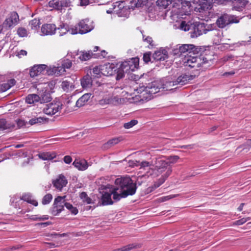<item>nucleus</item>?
I'll use <instances>...</instances> for the list:
<instances>
[{
    "mask_svg": "<svg viewBox=\"0 0 251 251\" xmlns=\"http://www.w3.org/2000/svg\"><path fill=\"white\" fill-rule=\"evenodd\" d=\"M91 94L86 93L81 96L76 102V106L80 107L84 106L91 97Z\"/></svg>",
    "mask_w": 251,
    "mask_h": 251,
    "instance_id": "26",
    "label": "nucleus"
},
{
    "mask_svg": "<svg viewBox=\"0 0 251 251\" xmlns=\"http://www.w3.org/2000/svg\"><path fill=\"white\" fill-rule=\"evenodd\" d=\"M192 77V76H191L186 72L185 73L182 74L177 78L176 80V84H180L181 85L186 84L193 79Z\"/></svg>",
    "mask_w": 251,
    "mask_h": 251,
    "instance_id": "21",
    "label": "nucleus"
},
{
    "mask_svg": "<svg viewBox=\"0 0 251 251\" xmlns=\"http://www.w3.org/2000/svg\"><path fill=\"white\" fill-rule=\"evenodd\" d=\"M57 29L59 30L60 36H63L67 32L69 31V26L65 24H62L60 25L59 27H58Z\"/></svg>",
    "mask_w": 251,
    "mask_h": 251,
    "instance_id": "48",
    "label": "nucleus"
},
{
    "mask_svg": "<svg viewBox=\"0 0 251 251\" xmlns=\"http://www.w3.org/2000/svg\"><path fill=\"white\" fill-rule=\"evenodd\" d=\"M46 121V119L43 118L41 117H37V118H32L29 120V124L31 125L38 124V123H44Z\"/></svg>",
    "mask_w": 251,
    "mask_h": 251,
    "instance_id": "52",
    "label": "nucleus"
},
{
    "mask_svg": "<svg viewBox=\"0 0 251 251\" xmlns=\"http://www.w3.org/2000/svg\"><path fill=\"white\" fill-rule=\"evenodd\" d=\"M168 50H166V49L160 48L158 50L154 51L152 55V57L154 61H164L166 58H170L171 60L174 59V56L170 55V51L172 49L167 48Z\"/></svg>",
    "mask_w": 251,
    "mask_h": 251,
    "instance_id": "8",
    "label": "nucleus"
},
{
    "mask_svg": "<svg viewBox=\"0 0 251 251\" xmlns=\"http://www.w3.org/2000/svg\"><path fill=\"white\" fill-rule=\"evenodd\" d=\"M81 54L79 56V58L82 61H87L91 58H94L93 54L95 53H93L91 50H89L87 52L85 51H81Z\"/></svg>",
    "mask_w": 251,
    "mask_h": 251,
    "instance_id": "35",
    "label": "nucleus"
},
{
    "mask_svg": "<svg viewBox=\"0 0 251 251\" xmlns=\"http://www.w3.org/2000/svg\"><path fill=\"white\" fill-rule=\"evenodd\" d=\"M206 3L208 4V6L207 7V9L209 7L211 8L212 4L216 3L218 4H223L226 2L229 1L230 0H204Z\"/></svg>",
    "mask_w": 251,
    "mask_h": 251,
    "instance_id": "47",
    "label": "nucleus"
},
{
    "mask_svg": "<svg viewBox=\"0 0 251 251\" xmlns=\"http://www.w3.org/2000/svg\"><path fill=\"white\" fill-rule=\"evenodd\" d=\"M251 219L250 217H247V218H243L240 220H237L235 222H234L233 225H237L240 226L244 224L248 221H249Z\"/></svg>",
    "mask_w": 251,
    "mask_h": 251,
    "instance_id": "57",
    "label": "nucleus"
},
{
    "mask_svg": "<svg viewBox=\"0 0 251 251\" xmlns=\"http://www.w3.org/2000/svg\"><path fill=\"white\" fill-rule=\"evenodd\" d=\"M61 88L66 92H69L72 91L74 89V86L70 83V82L65 80L61 83Z\"/></svg>",
    "mask_w": 251,
    "mask_h": 251,
    "instance_id": "42",
    "label": "nucleus"
},
{
    "mask_svg": "<svg viewBox=\"0 0 251 251\" xmlns=\"http://www.w3.org/2000/svg\"><path fill=\"white\" fill-rule=\"evenodd\" d=\"M39 97L37 94H29L25 98V102L28 104H34L39 101Z\"/></svg>",
    "mask_w": 251,
    "mask_h": 251,
    "instance_id": "38",
    "label": "nucleus"
},
{
    "mask_svg": "<svg viewBox=\"0 0 251 251\" xmlns=\"http://www.w3.org/2000/svg\"><path fill=\"white\" fill-rule=\"evenodd\" d=\"M147 88V86H140L136 89V91L137 93L140 94V97L142 98L143 99H145L146 100H150V98L148 96V92L146 91Z\"/></svg>",
    "mask_w": 251,
    "mask_h": 251,
    "instance_id": "34",
    "label": "nucleus"
},
{
    "mask_svg": "<svg viewBox=\"0 0 251 251\" xmlns=\"http://www.w3.org/2000/svg\"><path fill=\"white\" fill-rule=\"evenodd\" d=\"M56 156V153L54 152H45L39 154V157L43 160H50Z\"/></svg>",
    "mask_w": 251,
    "mask_h": 251,
    "instance_id": "28",
    "label": "nucleus"
},
{
    "mask_svg": "<svg viewBox=\"0 0 251 251\" xmlns=\"http://www.w3.org/2000/svg\"><path fill=\"white\" fill-rule=\"evenodd\" d=\"M123 67L124 64H103L101 70L103 75L111 76L116 74V79L120 80L124 77Z\"/></svg>",
    "mask_w": 251,
    "mask_h": 251,
    "instance_id": "4",
    "label": "nucleus"
},
{
    "mask_svg": "<svg viewBox=\"0 0 251 251\" xmlns=\"http://www.w3.org/2000/svg\"><path fill=\"white\" fill-rule=\"evenodd\" d=\"M172 2V0H157L156 2V5L164 9L167 8L168 6Z\"/></svg>",
    "mask_w": 251,
    "mask_h": 251,
    "instance_id": "46",
    "label": "nucleus"
},
{
    "mask_svg": "<svg viewBox=\"0 0 251 251\" xmlns=\"http://www.w3.org/2000/svg\"><path fill=\"white\" fill-rule=\"evenodd\" d=\"M185 70L191 76H192V78L194 79L196 77L198 76L201 73L203 70L202 68L201 64H194L192 65L189 64V65H186L185 66Z\"/></svg>",
    "mask_w": 251,
    "mask_h": 251,
    "instance_id": "11",
    "label": "nucleus"
},
{
    "mask_svg": "<svg viewBox=\"0 0 251 251\" xmlns=\"http://www.w3.org/2000/svg\"><path fill=\"white\" fill-rule=\"evenodd\" d=\"M114 13L116 14L119 17H126L129 14V8L126 5L123 0L117 1L112 4Z\"/></svg>",
    "mask_w": 251,
    "mask_h": 251,
    "instance_id": "5",
    "label": "nucleus"
},
{
    "mask_svg": "<svg viewBox=\"0 0 251 251\" xmlns=\"http://www.w3.org/2000/svg\"><path fill=\"white\" fill-rule=\"evenodd\" d=\"M81 85L83 88L91 87L92 85V78L88 74L84 75L81 79Z\"/></svg>",
    "mask_w": 251,
    "mask_h": 251,
    "instance_id": "25",
    "label": "nucleus"
},
{
    "mask_svg": "<svg viewBox=\"0 0 251 251\" xmlns=\"http://www.w3.org/2000/svg\"><path fill=\"white\" fill-rule=\"evenodd\" d=\"M116 187L112 188L113 198L115 201H119L128 196L134 195L136 191V183L130 177L126 176L118 178L115 181Z\"/></svg>",
    "mask_w": 251,
    "mask_h": 251,
    "instance_id": "1",
    "label": "nucleus"
},
{
    "mask_svg": "<svg viewBox=\"0 0 251 251\" xmlns=\"http://www.w3.org/2000/svg\"><path fill=\"white\" fill-rule=\"evenodd\" d=\"M63 64H61L60 66H53L50 67L47 70V72L49 75H62L65 72V66Z\"/></svg>",
    "mask_w": 251,
    "mask_h": 251,
    "instance_id": "20",
    "label": "nucleus"
},
{
    "mask_svg": "<svg viewBox=\"0 0 251 251\" xmlns=\"http://www.w3.org/2000/svg\"><path fill=\"white\" fill-rule=\"evenodd\" d=\"M65 206L71 212L72 214L76 215L78 213V209L75 207H74L73 205L68 202L64 203Z\"/></svg>",
    "mask_w": 251,
    "mask_h": 251,
    "instance_id": "51",
    "label": "nucleus"
},
{
    "mask_svg": "<svg viewBox=\"0 0 251 251\" xmlns=\"http://www.w3.org/2000/svg\"><path fill=\"white\" fill-rule=\"evenodd\" d=\"M201 50L199 52L197 53H192L190 54H187V56L190 57H188L187 59H189V63H196L197 62L200 63H207L209 61V59L206 57L203 54V52L205 51V49L204 47H201V49H200Z\"/></svg>",
    "mask_w": 251,
    "mask_h": 251,
    "instance_id": "10",
    "label": "nucleus"
},
{
    "mask_svg": "<svg viewBox=\"0 0 251 251\" xmlns=\"http://www.w3.org/2000/svg\"><path fill=\"white\" fill-rule=\"evenodd\" d=\"M228 25L232 24H237L239 23L240 20L241 18H239L238 17L233 15H229L227 14Z\"/></svg>",
    "mask_w": 251,
    "mask_h": 251,
    "instance_id": "49",
    "label": "nucleus"
},
{
    "mask_svg": "<svg viewBox=\"0 0 251 251\" xmlns=\"http://www.w3.org/2000/svg\"><path fill=\"white\" fill-rule=\"evenodd\" d=\"M45 90L43 89L42 91L38 92V97H39V101L41 103H46L50 101L51 97L49 90H48L47 87L44 88Z\"/></svg>",
    "mask_w": 251,
    "mask_h": 251,
    "instance_id": "17",
    "label": "nucleus"
},
{
    "mask_svg": "<svg viewBox=\"0 0 251 251\" xmlns=\"http://www.w3.org/2000/svg\"><path fill=\"white\" fill-rule=\"evenodd\" d=\"M21 200L27 202L35 206H37L38 205V201L33 199L32 196L28 194H25L22 195L21 197Z\"/></svg>",
    "mask_w": 251,
    "mask_h": 251,
    "instance_id": "29",
    "label": "nucleus"
},
{
    "mask_svg": "<svg viewBox=\"0 0 251 251\" xmlns=\"http://www.w3.org/2000/svg\"><path fill=\"white\" fill-rule=\"evenodd\" d=\"M135 166L137 167H140V168L145 169L146 167H151V166H153V162L151 161V162L147 161H143L142 162H140L139 161H136V162L134 163Z\"/></svg>",
    "mask_w": 251,
    "mask_h": 251,
    "instance_id": "44",
    "label": "nucleus"
},
{
    "mask_svg": "<svg viewBox=\"0 0 251 251\" xmlns=\"http://www.w3.org/2000/svg\"><path fill=\"white\" fill-rule=\"evenodd\" d=\"M99 103L100 105L110 104L109 96L103 97L99 101Z\"/></svg>",
    "mask_w": 251,
    "mask_h": 251,
    "instance_id": "59",
    "label": "nucleus"
},
{
    "mask_svg": "<svg viewBox=\"0 0 251 251\" xmlns=\"http://www.w3.org/2000/svg\"><path fill=\"white\" fill-rule=\"evenodd\" d=\"M151 52L149 51L146 52L143 55V60L145 63H148L151 60Z\"/></svg>",
    "mask_w": 251,
    "mask_h": 251,
    "instance_id": "60",
    "label": "nucleus"
},
{
    "mask_svg": "<svg viewBox=\"0 0 251 251\" xmlns=\"http://www.w3.org/2000/svg\"><path fill=\"white\" fill-rule=\"evenodd\" d=\"M207 25L203 23L196 22L191 24V31H189L190 36L191 38H197L202 35L203 33H206L209 29L206 28Z\"/></svg>",
    "mask_w": 251,
    "mask_h": 251,
    "instance_id": "6",
    "label": "nucleus"
},
{
    "mask_svg": "<svg viewBox=\"0 0 251 251\" xmlns=\"http://www.w3.org/2000/svg\"><path fill=\"white\" fill-rule=\"evenodd\" d=\"M67 183V179L62 174L59 175L57 177L52 181L53 186L60 191L62 190L63 187L66 186Z\"/></svg>",
    "mask_w": 251,
    "mask_h": 251,
    "instance_id": "16",
    "label": "nucleus"
},
{
    "mask_svg": "<svg viewBox=\"0 0 251 251\" xmlns=\"http://www.w3.org/2000/svg\"><path fill=\"white\" fill-rule=\"evenodd\" d=\"M75 0H51L49 2V6L62 11L65 8L73 6Z\"/></svg>",
    "mask_w": 251,
    "mask_h": 251,
    "instance_id": "9",
    "label": "nucleus"
},
{
    "mask_svg": "<svg viewBox=\"0 0 251 251\" xmlns=\"http://www.w3.org/2000/svg\"><path fill=\"white\" fill-rule=\"evenodd\" d=\"M139 64H124L123 70L124 73L134 72L139 68Z\"/></svg>",
    "mask_w": 251,
    "mask_h": 251,
    "instance_id": "32",
    "label": "nucleus"
},
{
    "mask_svg": "<svg viewBox=\"0 0 251 251\" xmlns=\"http://www.w3.org/2000/svg\"><path fill=\"white\" fill-rule=\"evenodd\" d=\"M147 88V86H140L136 89V91L137 93L140 94V97L142 98L143 99H145L146 100H150V98L148 96V92L146 91Z\"/></svg>",
    "mask_w": 251,
    "mask_h": 251,
    "instance_id": "33",
    "label": "nucleus"
},
{
    "mask_svg": "<svg viewBox=\"0 0 251 251\" xmlns=\"http://www.w3.org/2000/svg\"><path fill=\"white\" fill-rule=\"evenodd\" d=\"M178 159L179 157L177 155L171 156L168 158L165 156L156 158L153 165L154 168L151 169L148 172L149 176L157 177L162 174V175L168 177L172 172L171 164L176 162Z\"/></svg>",
    "mask_w": 251,
    "mask_h": 251,
    "instance_id": "2",
    "label": "nucleus"
},
{
    "mask_svg": "<svg viewBox=\"0 0 251 251\" xmlns=\"http://www.w3.org/2000/svg\"><path fill=\"white\" fill-rule=\"evenodd\" d=\"M201 47L196 46L193 44H178L170 51V55L174 56L173 61H176L175 63H189V59H187V54L192 53H198L201 50Z\"/></svg>",
    "mask_w": 251,
    "mask_h": 251,
    "instance_id": "3",
    "label": "nucleus"
},
{
    "mask_svg": "<svg viewBox=\"0 0 251 251\" xmlns=\"http://www.w3.org/2000/svg\"><path fill=\"white\" fill-rule=\"evenodd\" d=\"M40 24V20L34 19L29 22V26L31 29L36 31L39 28Z\"/></svg>",
    "mask_w": 251,
    "mask_h": 251,
    "instance_id": "45",
    "label": "nucleus"
},
{
    "mask_svg": "<svg viewBox=\"0 0 251 251\" xmlns=\"http://www.w3.org/2000/svg\"><path fill=\"white\" fill-rule=\"evenodd\" d=\"M181 28L184 31H191V24L190 25L187 24L185 22L183 21L181 23Z\"/></svg>",
    "mask_w": 251,
    "mask_h": 251,
    "instance_id": "58",
    "label": "nucleus"
},
{
    "mask_svg": "<svg viewBox=\"0 0 251 251\" xmlns=\"http://www.w3.org/2000/svg\"><path fill=\"white\" fill-rule=\"evenodd\" d=\"M16 84V80L14 78L10 79L7 80L6 83H3L0 84V91L5 92L11 87L14 86Z\"/></svg>",
    "mask_w": 251,
    "mask_h": 251,
    "instance_id": "23",
    "label": "nucleus"
},
{
    "mask_svg": "<svg viewBox=\"0 0 251 251\" xmlns=\"http://www.w3.org/2000/svg\"><path fill=\"white\" fill-rule=\"evenodd\" d=\"M168 177H166V176L162 175L161 177L159 178L157 181H155L153 185L151 187H150L148 189H150V191L151 192L153 190L156 189L159 187L161 184H162L166 179Z\"/></svg>",
    "mask_w": 251,
    "mask_h": 251,
    "instance_id": "37",
    "label": "nucleus"
},
{
    "mask_svg": "<svg viewBox=\"0 0 251 251\" xmlns=\"http://www.w3.org/2000/svg\"><path fill=\"white\" fill-rule=\"evenodd\" d=\"M13 124L8 123L5 119H0V129L5 130L14 127Z\"/></svg>",
    "mask_w": 251,
    "mask_h": 251,
    "instance_id": "40",
    "label": "nucleus"
},
{
    "mask_svg": "<svg viewBox=\"0 0 251 251\" xmlns=\"http://www.w3.org/2000/svg\"><path fill=\"white\" fill-rule=\"evenodd\" d=\"M56 29L55 25L52 24H44L41 27L42 32L46 35L54 34Z\"/></svg>",
    "mask_w": 251,
    "mask_h": 251,
    "instance_id": "19",
    "label": "nucleus"
},
{
    "mask_svg": "<svg viewBox=\"0 0 251 251\" xmlns=\"http://www.w3.org/2000/svg\"><path fill=\"white\" fill-rule=\"evenodd\" d=\"M230 1L232 2L234 8L237 10L244 7L248 2V0H230Z\"/></svg>",
    "mask_w": 251,
    "mask_h": 251,
    "instance_id": "31",
    "label": "nucleus"
},
{
    "mask_svg": "<svg viewBox=\"0 0 251 251\" xmlns=\"http://www.w3.org/2000/svg\"><path fill=\"white\" fill-rule=\"evenodd\" d=\"M63 160L66 164H70L72 161V158L70 155H66L64 157Z\"/></svg>",
    "mask_w": 251,
    "mask_h": 251,
    "instance_id": "63",
    "label": "nucleus"
},
{
    "mask_svg": "<svg viewBox=\"0 0 251 251\" xmlns=\"http://www.w3.org/2000/svg\"><path fill=\"white\" fill-rule=\"evenodd\" d=\"M52 200V196L50 194H47L42 199V203L43 205L49 204Z\"/></svg>",
    "mask_w": 251,
    "mask_h": 251,
    "instance_id": "53",
    "label": "nucleus"
},
{
    "mask_svg": "<svg viewBox=\"0 0 251 251\" xmlns=\"http://www.w3.org/2000/svg\"><path fill=\"white\" fill-rule=\"evenodd\" d=\"M143 40L144 42H147L148 43H149V45L151 47L154 46V45L152 44L153 40L151 37L147 36L145 37V36L143 35Z\"/></svg>",
    "mask_w": 251,
    "mask_h": 251,
    "instance_id": "61",
    "label": "nucleus"
},
{
    "mask_svg": "<svg viewBox=\"0 0 251 251\" xmlns=\"http://www.w3.org/2000/svg\"><path fill=\"white\" fill-rule=\"evenodd\" d=\"M69 31H71L72 34H76L78 33V26H75L71 29H69Z\"/></svg>",
    "mask_w": 251,
    "mask_h": 251,
    "instance_id": "64",
    "label": "nucleus"
},
{
    "mask_svg": "<svg viewBox=\"0 0 251 251\" xmlns=\"http://www.w3.org/2000/svg\"><path fill=\"white\" fill-rule=\"evenodd\" d=\"M19 21V15L17 13L14 11L11 12L9 16L4 21L3 26L5 28H11L16 25Z\"/></svg>",
    "mask_w": 251,
    "mask_h": 251,
    "instance_id": "12",
    "label": "nucleus"
},
{
    "mask_svg": "<svg viewBox=\"0 0 251 251\" xmlns=\"http://www.w3.org/2000/svg\"><path fill=\"white\" fill-rule=\"evenodd\" d=\"M216 24L220 28H224L228 25L227 14H224L217 20Z\"/></svg>",
    "mask_w": 251,
    "mask_h": 251,
    "instance_id": "27",
    "label": "nucleus"
},
{
    "mask_svg": "<svg viewBox=\"0 0 251 251\" xmlns=\"http://www.w3.org/2000/svg\"><path fill=\"white\" fill-rule=\"evenodd\" d=\"M138 124V121L136 120H132L130 122L125 123L124 127L126 129H129L132 127Z\"/></svg>",
    "mask_w": 251,
    "mask_h": 251,
    "instance_id": "55",
    "label": "nucleus"
},
{
    "mask_svg": "<svg viewBox=\"0 0 251 251\" xmlns=\"http://www.w3.org/2000/svg\"><path fill=\"white\" fill-rule=\"evenodd\" d=\"M112 189L110 190V193H104L101 198L102 202L103 205H109L113 204V201L111 200Z\"/></svg>",
    "mask_w": 251,
    "mask_h": 251,
    "instance_id": "30",
    "label": "nucleus"
},
{
    "mask_svg": "<svg viewBox=\"0 0 251 251\" xmlns=\"http://www.w3.org/2000/svg\"><path fill=\"white\" fill-rule=\"evenodd\" d=\"M137 247V245L132 244H129L128 245L125 246L123 247H122L121 249H119L118 250V251H129L131 250L136 248Z\"/></svg>",
    "mask_w": 251,
    "mask_h": 251,
    "instance_id": "56",
    "label": "nucleus"
},
{
    "mask_svg": "<svg viewBox=\"0 0 251 251\" xmlns=\"http://www.w3.org/2000/svg\"><path fill=\"white\" fill-rule=\"evenodd\" d=\"M102 72L101 70V64H100L99 66H96L93 68L92 74L91 71L90 73L94 78H99L101 77V75H103Z\"/></svg>",
    "mask_w": 251,
    "mask_h": 251,
    "instance_id": "39",
    "label": "nucleus"
},
{
    "mask_svg": "<svg viewBox=\"0 0 251 251\" xmlns=\"http://www.w3.org/2000/svg\"><path fill=\"white\" fill-rule=\"evenodd\" d=\"M110 104L117 105L125 102L124 99L120 98L118 96H109Z\"/></svg>",
    "mask_w": 251,
    "mask_h": 251,
    "instance_id": "41",
    "label": "nucleus"
},
{
    "mask_svg": "<svg viewBox=\"0 0 251 251\" xmlns=\"http://www.w3.org/2000/svg\"><path fill=\"white\" fill-rule=\"evenodd\" d=\"M77 25L78 26V33L81 34L90 32L94 28L91 22L88 19L82 20Z\"/></svg>",
    "mask_w": 251,
    "mask_h": 251,
    "instance_id": "13",
    "label": "nucleus"
},
{
    "mask_svg": "<svg viewBox=\"0 0 251 251\" xmlns=\"http://www.w3.org/2000/svg\"><path fill=\"white\" fill-rule=\"evenodd\" d=\"M107 54V52L105 50H103L101 51L100 53H94L93 54V55H94V58L102 59V58H107L108 60H110L111 59H114L116 58L115 56H114L112 55L108 56L107 57L106 56Z\"/></svg>",
    "mask_w": 251,
    "mask_h": 251,
    "instance_id": "43",
    "label": "nucleus"
},
{
    "mask_svg": "<svg viewBox=\"0 0 251 251\" xmlns=\"http://www.w3.org/2000/svg\"><path fill=\"white\" fill-rule=\"evenodd\" d=\"M17 33L20 37H27L28 34V32L26 29L23 27L18 28L17 30Z\"/></svg>",
    "mask_w": 251,
    "mask_h": 251,
    "instance_id": "50",
    "label": "nucleus"
},
{
    "mask_svg": "<svg viewBox=\"0 0 251 251\" xmlns=\"http://www.w3.org/2000/svg\"><path fill=\"white\" fill-rule=\"evenodd\" d=\"M65 197V196H58L55 199L52 210V213L54 215H57L64 209V203L66 202L64 200Z\"/></svg>",
    "mask_w": 251,
    "mask_h": 251,
    "instance_id": "14",
    "label": "nucleus"
},
{
    "mask_svg": "<svg viewBox=\"0 0 251 251\" xmlns=\"http://www.w3.org/2000/svg\"><path fill=\"white\" fill-rule=\"evenodd\" d=\"M176 196V195H169L165 197H163L160 198V200H161V201L163 202L165 201H167L170 199H171L172 198H175Z\"/></svg>",
    "mask_w": 251,
    "mask_h": 251,
    "instance_id": "62",
    "label": "nucleus"
},
{
    "mask_svg": "<svg viewBox=\"0 0 251 251\" xmlns=\"http://www.w3.org/2000/svg\"><path fill=\"white\" fill-rule=\"evenodd\" d=\"M159 81H161V88L165 90H171L173 87L176 85V81H173L170 78H165Z\"/></svg>",
    "mask_w": 251,
    "mask_h": 251,
    "instance_id": "22",
    "label": "nucleus"
},
{
    "mask_svg": "<svg viewBox=\"0 0 251 251\" xmlns=\"http://www.w3.org/2000/svg\"><path fill=\"white\" fill-rule=\"evenodd\" d=\"M73 164L75 168L80 171H84L88 167L87 162L85 160H75Z\"/></svg>",
    "mask_w": 251,
    "mask_h": 251,
    "instance_id": "24",
    "label": "nucleus"
},
{
    "mask_svg": "<svg viewBox=\"0 0 251 251\" xmlns=\"http://www.w3.org/2000/svg\"><path fill=\"white\" fill-rule=\"evenodd\" d=\"M161 88V81H159V80L154 81L149 84L146 91L148 92V96L150 98V100L152 97V95L159 92Z\"/></svg>",
    "mask_w": 251,
    "mask_h": 251,
    "instance_id": "15",
    "label": "nucleus"
},
{
    "mask_svg": "<svg viewBox=\"0 0 251 251\" xmlns=\"http://www.w3.org/2000/svg\"><path fill=\"white\" fill-rule=\"evenodd\" d=\"M122 140V137H115L109 140L103 145L105 149H108L111 147L117 144Z\"/></svg>",
    "mask_w": 251,
    "mask_h": 251,
    "instance_id": "36",
    "label": "nucleus"
},
{
    "mask_svg": "<svg viewBox=\"0 0 251 251\" xmlns=\"http://www.w3.org/2000/svg\"><path fill=\"white\" fill-rule=\"evenodd\" d=\"M62 104L59 101H53L46 105L43 112L47 115L52 116L60 112L62 108Z\"/></svg>",
    "mask_w": 251,
    "mask_h": 251,
    "instance_id": "7",
    "label": "nucleus"
},
{
    "mask_svg": "<svg viewBox=\"0 0 251 251\" xmlns=\"http://www.w3.org/2000/svg\"><path fill=\"white\" fill-rule=\"evenodd\" d=\"M148 0H133V3L137 7H142L148 3Z\"/></svg>",
    "mask_w": 251,
    "mask_h": 251,
    "instance_id": "54",
    "label": "nucleus"
},
{
    "mask_svg": "<svg viewBox=\"0 0 251 251\" xmlns=\"http://www.w3.org/2000/svg\"><path fill=\"white\" fill-rule=\"evenodd\" d=\"M46 65L45 64H39L35 65L30 70L29 74L31 77H34L40 75L46 68Z\"/></svg>",
    "mask_w": 251,
    "mask_h": 251,
    "instance_id": "18",
    "label": "nucleus"
}]
</instances>
